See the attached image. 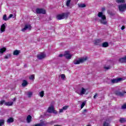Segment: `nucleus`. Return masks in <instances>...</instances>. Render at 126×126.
Returning a JSON list of instances; mask_svg holds the SVG:
<instances>
[{
  "label": "nucleus",
  "mask_w": 126,
  "mask_h": 126,
  "mask_svg": "<svg viewBox=\"0 0 126 126\" xmlns=\"http://www.w3.org/2000/svg\"><path fill=\"white\" fill-rule=\"evenodd\" d=\"M104 68L105 69H110V67H105Z\"/></svg>",
  "instance_id": "44"
},
{
  "label": "nucleus",
  "mask_w": 126,
  "mask_h": 126,
  "mask_svg": "<svg viewBox=\"0 0 126 126\" xmlns=\"http://www.w3.org/2000/svg\"><path fill=\"white\" fill-rule=\"evenodd\" d=\"M27 65H26V64L24 65V67H27Z\"/></svg>",
  "instance_id": "48"
},
{
  "label": "nucleus",
  "mask_w": 126,
  "mask_h": 126,
  "mask_svg": "<svg viewBox=\"0 0 126 126\" xmlns=\"http://www.w3.org/2000/svg\"><path fill=\"white\" fill-rule=\"evenodd\" d=\"M125 28V26H122V27L121 28V30H124Z\"/></svg>",
  "instance_id": "45"
},
{
  "label": "nucleus",
  "mask_w": 126,
  "mask_h": 126,
  "mask_svg": "<svg viewBox=\"0 0 126 126\" xmlns=\"http://www.w3.org/2000/svg\"><path fill=\"white\" fill-rule=\"evenodd\" d=\"M5 24H2L1 26V28H0L1 33H2V32H4V31H5Z\"/></svg>",
  "instance_id": "13"
},
{
  "label": "nucleus",
  "mask_w": 126,
  "mask_h": 126,
  "mask_svg": "<svg viewBox=\"0 0 126 126\" xmlns=\"http://www.w3.org/2000/svg\"><path fill=\"white\" fill-rule=\"evenodd\" d=\"M105 8H102V11H105Z\"/></svg>",
  "instance_id": "46"
},
{
  "label": "nucleus",
  "mask_w": 126,
  "mask_h": 126,
  "mask_svg": "<svg viewBox=\"0 0 126 126\" xmlns=\"http://www.w3.org/2000/svg\"><path fill=\"white\" fill-rule=\"evenodd\" d=\"M5 59H8V56H5Z\"/></svg>",
  "instance_id": "47"
},
{
  "label": "nucleus",
  "mask_w": 126,
  "mask_h": 126,
  "mask_svg": "<svg viewBox=\"0 0 126 126\" xmlns=\"http://www.w3.org/2000/svg\"><path fill=\"white\" fill-rule=\"evenodd\" d=\"M28 29L29 30H31V25H30V24H26L25 25L24 28L22 29V31L23 32H25V31H26V30H27Z\"/></svg>",
  "instance_id": "11"
},
{
  "label": "nucleus",
  "mask_w": 126,
  "mask_h": 126,
  "mask_svg": "<svg viewBox=\"0 0 126 126\" xmlns=\"http://www.w3.org/2000/svg\"><path fill=\"white\" fill-rule=\"evenodd\" d=\"M4 126V120L1 119L0 120V126Z\"/></svg>",
  "instance_id": "25"
},
{
  "label": "nucleus",
  "mask_w": 126,
  "mask_h": 126,
  "mask_svg": "<svg viewBox=\"0 0 126 126\" xmlns=\"http://www.w3.org/2000/svg\"><path fill=\"white\" fill-rule=\"evenodd\" d=\"M57 19H58V20H62V19H64V17L63 14L58 15L57 17Z\"/></svg>",
  "instance_id": "14"
},
{
  "label": "nucleus",
  "mask_w": 126,
  "mask_h": 126,
  "mask_svg": "<svg viewBox=\"0 0 126 126\" xmlns=\"http://www.w3.org/2000/svg\"><path fill=\"white\" fill-rule=\"evenodd\" d=\"M97 96H98V94H95L94 96V99H96V97H97Z\"/></svg>",
  "instance_id": "41"
},
{
  "label": "nucleus",
  "mask_w": 126,
  "mask_h": 126,
  "mask_svg": "<svg viewBox=\"0 0 126 126\" xmlns=\"http://www.w3.org/2000/svg\"><path fill=\"white\" fill-rule=\"evenodd\" d=\"M120 123H126V120L125 118H122L120 119Z\"/></svg>",
  "instance_id": "31"
},
{
  "label": "nucleus",
  "mask_w": 126,
  "mask_h": 126,
  "mask_svg": "<svg viewBox=\"0 0 126 126\" xmlns=\"http://www.w3.org/2000/svg\"><path fill=\"white\" fill-rule=\"evenodd\" d=\"M28 84V83L27 82V81L24 80L23 81V83L22 84V85L23 87H25Z\"/></svg>",
  "instance_id": "22"
},
{
  "label": "nucleus",
  "mask_w": 126,
  "mask_h": 126,
  "mask_svg": "<svg viewBox=\"0 0 126 126\" xmlns=\"http://www.w3.org/2000/svg\"><path fill=\"white\" fill-rule=\"evenodd\" d=\"M4 103H6L5 100H2L0 101V105L1 106L3 104H4Z\"/></svg>",
  "instance_id": "36"
},
{
  "label": "nucleus",
  "mask_w": 126,
  "mask_h": 126,
  "mask_svg": "<svg viewBox=\"0 0 126 126\" xmlns=\"http://www.w3.org/2000/svg\"><path fill=\"white\" fill-rule=\"evenodd\" d=\"M71 0H67L66 2V5L68 8H71L72 7V5H70Z\"/></svg>",
  "instance_id": "12"
},
{
  "label": "nucleus",
  "mask_w": 126,
  "mask_h": 126,
  "mask_svg": "<svg viewBox=\"0 0 126 126\" xmlns=\"http://www.w3.org/2000/svg\"><path fill=\"white\" fill-rule=\"evenodd\" d=\"M19 54H20V50H15L13 52V55L14 56H18V55H19Z\"/></svg>",
  "instance_id": "21"
},
{
  "label": "nucleus",
  "mask_w": 126,
  "mask_h": 126,
  "mask_svg": "<svg viewBox=\"0 0 126 126\" xmlns=\"http://www.w3.org/2000/svg\"><path fill=\"white\" fill-rule=\"evenodd\" d=\"M84 111V112H86L87 110H86V109H85Z\"/></svg>",
  "instance_id": "50"
},
{
  "label": "nucleus",
  "mask_w": 126,
  "mask_h": 126,
  "mask_svg": "<svg viewBox=\"0 0 126 126\" xmlns=\"http://www.w3.org/2000/svg\"><path fill=\"white\" fill-rule=\"evenodd\" d=\"M8 20V18H7L6 14L3 16V20H4L5 21H7V20Z\"/></svg>",
  "instance_id": "28"
},
{
  "label": "nucleus",
  "mask_w": 126,
  "mask_h": 126,
  "mask_svg": "<svg viewBox=\"0 0 126 126\" xmlns=\"http://www.w3.org/2000/svg\"><path fill=\"white\" fill-rule=\"evenodd\" d=\"M119 9L121 12H124L126 9V3L122 4L118 6Z\"/></svg>",
  "instance_id": "4"
},
{
  "label": "nucleus",
  "mask_w": 126,
  "mask_h": 126,
  "mask_svg": "<svg viewBox=\"0 0 126 126\" xmlns=\"http://www.w3.org/2000/svg\"><path fill=\"white\" fill-rule=\"evenodd\" d=\"M47 112L48 113H53V114H58V112L57 111L55 110V108L54 106H51L49 107Z\"/></svg>",
  "instance_id": "6"
},
{
  "label": "nucleus",
  "mask_w": 126,
  "mask_h": 126,
  "mask_svg": "<svg viewBox=\"0 0 126 126\" xmlns=\"http://www.w3.org/2000/svg\"><path fill=\"white\" fill-rule=\"evenodd\" d=\"M54 126H61L58 125H54Z\"/></svg>",
  "instance_id": "49"
},
{
  "label": "nucleus",
  "mask_w": 126,
  "mask_h": 126,
  "mask_svg": "<svg viewBox=\"0 0 126 126\" xmlns=\"http://www.w3.org/2000/svg\"><path fill=\"white\" fill-rule=\"evenodd\" d=\"M68 108V105H66L65 106H63L62 108H63V110H64V111H65V110H67Z\"/></svg>",
  "instance_id": "37"
},
{
  "label": "nucleus",
  "mask_w": 126,
  "mask_h": 126,
  "mask_svg": "<svg viewBox=\"0 0 126 126\" xmlns=\"http://www.w3.org/2000/svg\"><path fill=\"white\" fill-rule=\"evenodd\" d=\"M91 126V125H88V126Z\"/></svg>",
  "instance_id": "52"
},
{
  "label": "nucleus",
  "mask_w": 126,
  "mask_h": 126,
  "mask_svg": "<svg viewBox=\"0 0 126 126\" xmlns=\"http://www.w3.org/2000/svg\"><path fill=\"white\" fill-rule=\"evenodd\" d=\"M110 15H114V14H110Z\"/></svg>",
  "instance_id": "51"
},
{
  "label": "nucleus",
  "mask_w": 126,
  "mask_h": 126,
  "mask_svg": "<svg viewBox=\"0 0 126 126\" xmlns=\"http://www.w3.org/2000/svg\"><path fill=\"white\" fill-rule=\"evenodd\" d=\"M5 52V48H1L0 49V56H1Z\"/></svg>",
  "instance_id": "24"
},
{
  "label": "nucleus",
  "mask_w": 126,
  "mask_h": 126,
  "mask_svg": "<svg viewBox=\"0 0 126 126\" xmlns=\"http://www.w3.org/2000/svg\"><path fill=\"white\" fill-rule=\"evenodd\" d=\"M5 106H12L13 105V102H7L4 103Z\"/></svg>",
  "instance_id": "18"
},
{
  "label": "nucleus",
  "mask_w": 126,
  "mask_h": 126,
  "mask_svg": "<svg viewBox=\"0 0 126 126\" xmlns=\"http://www.w3.org/2000/svg\"><path fill=\"white\" fill-rule=\"evenodd\" d=\"M101 42V40L100 39H97L95 41V45H98V44H99V43H100Z\"/></svg>",
  "instance_id": "35"
},
{
  "label": "nucleus",
  "mask_w": 126,
  "mask_h": 126,
  "mask_svg": "<svg viewBox=\"0 0 126 126\" xmlns=\"http://www.w3.org/2000/svg\"><path fill=\"white\" fill-rule=\"evenodd\" d=\"M122 109H123V110H124L125 109H126V104H124L122 106Z\"/></svg>",
  "instance_id": "39"
},
{
  "label": "nucleus",
  "mask_w": 126,
  "mask_h": 126,
  "mask_svg": "<svg viewBox=\"0 0 126 126\" xmlns=\"http://www.w3.org/2000/svg\"><path fill=\"white\" fill-rule=\"evenodd\" d=\"M32 95H33V93L31 92H28V96L29 98H31V97L32 96Z\"/></svg>",
  "instance_id": "29"
},
{
  "label": "nucleus",
  "mask_w": 126,
  "mask_h": 126,
  "mask_svg": "<svg viewBox=\"0 0 126 126\" xmlns=\"http://www.w3.org/2000/svg\"><path fill=\"white\" fill-rule=\"evenodd\" d=\"M102 47L103 48H107V47H109V43L107 42H105L102 43Z\"/></svg>",
  "instance_id": "19"
},
{
  "label": "nucleus",
  "mask_w": 126,
  "mask_h": 126,
  "mask_svg": "<svg viewBox=\"0 0 126 126\" xmlns=\"http://www.w3.org/2000/svg\"><path fill=\"white\" fill-rule=\"evenodd\" d=\"M103 126H110V124L105 121L103 123Z\"/></svg>",
  "instance_id": "33"
},
{
  "label": "nucleus",
  "mask_w": 126,
  "mask_h": 126,
  "mask_svg": "<svg viewBox=\"0 0 126 126\" xmlns=\"http://www.w3.org/2000/svg\"><path fill=\"white\" fill-rule=\"evenodd\" d=\"M32 119V117L31 116V115H29L27 117V123H31Z\"/></svg>",
  "instance_id": "17"
},
{
  "label": "nucleus",
  "mask_w": 126,
  "mask_h": 126,
  "mask_svg": "<svg viewBox=\"0 0 126 126\" xmlns=\"http://www.w3.org/2000/svg\"><path fill=\"white\" fill-rule=\"evenodd\" d=\"M37 57L38 60H43V59H45V58H46V54L42 52L38 54Z\"/></svg>",
  "instance_id": "9"
},
{
  "label": "nucleus",
  "mask_w": 126,
  "mask_h": 126,
  "mask_svg": "<svg viewBox=\"0 0 126 126\" xmlns=\"http://www.w3.org/2000/svg\"><path fill=\"white\" fill-rule=\"evenodd\" d=\"M14 100H15V98H14Z\"/></svg>",
  "instance_id": "53"
},
{
  "label": "nucleus",
  "mask_w": 126,
  "mask_h": 126,
  "mask_svg": "<svg viewBox=\"0 0 126 126\" xmlns=\"http://www.w3.org/2000/svg\"><path fill=\"white\" fill-rule=\"evenodd\" d=\"M87 61V57H83L82 58L79 59L78 60L74 61V64H79L80 63H84V62H86Z\"/></svg>",
  "instance_id": "3"
},
{
  "label": "nucleus",
  "mask_w": 126,
  "mask_h": 126,
  "mask_svg": "<svg viewBox=\"0 0 126 126\" xmlns=\"http://www.w3.org/2000/svg\"><path fill=\"white\" fill-rule=\"evenodd\" d=\"M85 104H86V102H83L82 103V104L81 105V109H83V107L85 106Z\"/></svg>",
  "instance_id": "34"
},
{
  "label": "nucleus",
  "mask_w": 126,
  "mask_h": 126,
  "mask_svg": "<svg viewBox=\"0 0 126 126\" xmlns=\"http://www.w3.org/2000/svg\"><path fill=\"white\" fill-rule=\"evenodd\" d=\"M14 122V120L13 119V118H10L7 119V123H8V124H10L11 123H13Z\"/></svg>",
  "instance_id": "20"
},
{
  "label": "nucleus",
  "mask_w": 126,
  "mask_h": 126,
  "mask_svg": "<svg viewBox=\"0 0 126 126\" xmlns=\"http://www.w3.org/2000/svg\"><path fill=\"white\" fill-rule=\"evenodd\" d=\"M61 78H62V79H63V80L64 79V78H65V75L63 74H62Z\"/></svg>",
  "instance_id": "38"
},
{
  "label": "nucleus",
  "mask_w": 126,
  "mask_h": 126,
  "mask_svg": "<svg viewBox=\"0 0 126 126\" xmlns=\"http://www.w3.org/2000/svg\"><path fill=\"white\" fill-rule=\"evenodd\" d=\"M120 63H126V56L124 58H122L119 59Z\"/></svg>",
  "instance_id": "16"
},
{
  "label": "nucleus",
  "mask_w": 126,
  "mask_h": 126,
  "mask_svg": "<svg viewBox=\"0 0 126 126\" xmlns=\"http://www.w3.org/2000/svg\"><path fill=\"white\" fill-rule=\"evenodd\" d=\"M29 78H30V80H33L35 79V75L33 74V75H31Z\"/></svg>",
  "instance_id": "30"
},
{
  "label": "nucleus",
  "mask_w": 126,
  "mask_h": 126,
  "mask_svg": "<svg viewBox=\"0 0 126 126\" xmlns=\"http://www.w3.org/2000/svg\"><path fill=\"white\" fill-rule=\"evenodd\" d=\"M39 95L41 98H43L44 97V91H41L39 93Z\"/></svg>",
  "instance_id": "32"
},
{
  "label": "nucleus",
  "mask_w": 126,
  "mask_h": 126,
  "mask_svg": "<svg viewBox=\"0 0 126 126\" xmlns=\"http://www.w3.org/2000/svg\"><path fill=\"white\" fill-rule=\"evenodd\" d=\"M123 80L122 78H118L117 79H113L111 80V83H119V82H121Z\"/></svg>",
  "instance_id": "7"
},
{
  "label": "nucleus",
  "mask_w": 126,
  "mask_h": 126,
  "mask_svg": "<svg viewBox=\"0 0 126 126\" xmlns=\"http://www.w3.org/2000/svg\"><path fill=\"white\" fill-rule=\"evenodd\" d=\"M78 6L79 7H85L86 6V5L84 3H81V4H78Z\"/></svg>",
  "instance_id": "27"
},
{
  "label": "nucleus",
  "mask_w": 126,
  "mask_h": 126,
  "mask_svg": "<svg viewBox=\"0 0 126 126\" xmlns=\"http://www.w3.org/2000/svg\"><path fill=\"white\" fill-rule=\"evenodd\" d=\"M46 124H45V122L44 121H42L39 124H37L34 126H45Z\"/></svg>",
  "instance_id": "15"
},
{
  "label": "nucleus",
  "mask_w": 126,
  "mask_h": 126,
  "mask_svg": "<svg viewBox=\"0 0 126 126\" xmlns=\"http://www.w3.org/2000/svg\"><path fill=\"white\" fill-rule=\"evenodd\" d=\"M116 2H117V3H124L126 2V1L125 0H117Z\"/></svg>",
  "instance_id": "26"
},
{
  "label": "nucleus",
  "mask_w": 126,
  "mask_h": 126,
  "mask_svg": "<svg viewBox=\"0 0 126 126\" xmlns=\"http://www.w3.org/2000/svg\"><path fill=\"white\" fill-rule=\"evenodd\" d=\"M36 12L38 14H46V10L42 8H36Z\"/></svg>",
  "instance_id": "5"
},
{
  "label": "nucleus",
  "mask_w": 126,
  "mask_h": 126,
  "mask_svg": "<svg viewBox=\"0 0 126 126\" xmlns=\"http://www.w3.org/2000/svg\"><path fill=\"white\" fill-rule=\"evenodd\" d=\"M63 108L60 109V113H63Z\"/></svg>",
  "instance_id": "42"
},
{
  "label": "nucleus",
  "mask_w": 126,
  "mask_h": 126,
  "mask_svg": "<svg viewBox=\"0 0 126 126\" xmlns=\"http://www.w3.org/2000/svg\"><path fill=\"white\" fill-rule=\"evenodd\" d=\"M126 91L121 92L119 91H116L115 92L116 95H117V96H120V97H123L125 95V94H126Z\"/></svg>",
  "instance_id": "10"
},
{
  "label": "nucleus",
  "mask_w": 126,
  "mask_h": 126,
  "mask_svg": "<svg viewBox=\"0 0 126 126\" xmlns=\"http://www.w3.org/2000/svg\"><path fill=\"white\" fill-rule=\"evenodd\" d=\"M63 54H60L59 55V57H60V58H62V57H63Z\"/></svg>",
  "instance_id": "43"
},
{
  "label": "nucleus",
  "mask_w": 126,
  "mask_h": 126,
  "mask_svg": "<svg viewBox=\"0 0 126 126\" xmlns=\"http://www.w3.org/2000/svg\"><path fill=\"white\" fill-rule=\"evenodd\" d=\"M98 17H99V18H101V20H99L100 23L101 24H103L104 25H107V21L106 20V16L104 14H103V12H99L97 14Z\"/></svg>",
  "instance_id": "1"
},
{
  "label": "nucleus",
  "mask_w": 126,
  "mask_h": 126,
  "mask_svg": "<svg viewBox=\"0 0 126 126\" xmlns=\"http://www.w3.org/2000/svg\"><path fill=\"white\" fill-rule=\"evenodd\" d=\"M12 16H13V14H10L9 17H8V19H9L10 18H11V17H12Z\"/></svg>",
  "instance_id": "40"
},
{
  "label": "nucleus",
  "mask_w": 126,
  "mask_h": 126,
  "mask_svg": "<svg viewBox=\"0 0 126 126\" xmlns=\"http://www.w3.org/2000/svg\"><path fill=\"white\" fill-rule=\"evenodd\" d=\"M76 93L79 94L80 96H83L86 93V89L83 87L79 88L76 90Z\"/></svg>",
  "instance_id": "2"
},
{
  "label": "nucleus",
  "mask_w": 126,
  "mask_h": 126,
  "mask_svg": "<svg viewBox=\"0 0 126 126\" xmlns=\"http://www.w3.org/2000/svg\"><path fill=\"white\" fill-rule=\"evenodd\" d=\"M68 13H62V15H63V17H64V18H67L68 17Z\"/></svg>",
  "instance_id": "23"
},
{
  "label": "nucleus",
  "mask_w": 126,
  "mask_h": 126,
  "mask_svg": "<svg viewBox=\"0 0 126 126\" xmlns=\"http://www.w3.org/2000/svg\"><path fill=\"white\" fill-rule=\"evenodd\" d=\"M64 57H65V58L67 60H70V59H71V57H72V56L69 54V51H66L64 52Z\"/></svg>",
  "instance_id": "8"
}]
</instances>
